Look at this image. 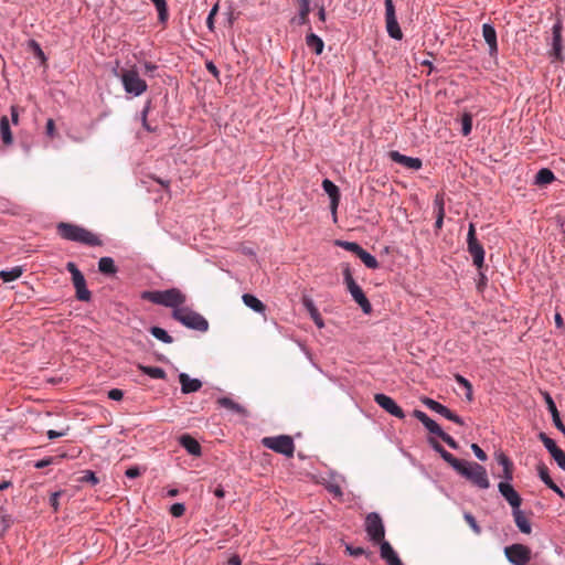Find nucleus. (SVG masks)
Listing matches in <instances>:
<instances>
[{
  "mask_svg": "<svg viewBox=\"0 0 565 565\" xmlns=\"http://www.w3.org/2000/svg\"><path fill=\"white\" fill-rule=\"evenodd\" d=\"M544 399H545V403L547 405V409L550 411L551 415H552V419H553V423L555 425V427L562 431V434L565 436V425L563 424L561 417H559V413L557 411V407L552 398V396L548 394V393H545L544 394Z\"/></svg>",
  "mask_w": 565,
  "mask_h": 565,
  "instance_id": "nucleus-23",
  "label": "nucleus"
},
{
  "mask_svg": "<svg viewBox=\"0 0 565 565\" xmlns=\"http://www.w3.org/2000/svg\"><path fill=\"white\" fill-rule=\"evenodd\" d=\"M365 531L374 543L384 541L385 529L383 520L376 512H371L365 518Z\"/></svg>",
  "mask_w": 565,
  "mask_h": 565,
  "instance_id": "nucleus-8",
  "label": "nucleus"
},
{
  "mask_svg": "<svg viewBox=\"0 0 565 565\" xmlns=\"http://www.w3.org/2000/svg\"><path fill=\"white\" fill-rule=\"evenodd\" d=\"M434 210L436 214H445V200L443 193H437L434 199Z\"/></svg>",
  "mask_w": 565,
  "mask_h": 565,
  "instance_id": "nucleus-46",
  "label": "nucleus"
},
{
  "mask_svg": "<svg viewBox=\"0 0 565 565\" xmlns=\"http://www.w3.org/2000/svg\"><path fill=\"white\" fill-rule=\"evenodd\" d=\"M455 379L458 384H460L461 386H463L467 390L466 397L468 401H471L472 399V386H471L470 382L459 374H457L455 376Z\"/></svg>",
  "mask_w": 565,
  "mask_h": 565,
  "instance_id": "nucleus-45",
  "label": "nucleus"
},
{
  "mask_svg": "<svg viewBox=\"0 0 565 565\" xmlns=\"http://www.w3.org/2000/svg\"><path fill=\"white\" fill-rule=\"evenodd\" d=\"M495 460L502 466V473L499 477L505 480L504 482L511 481L513 479V462L502 451L495 454Z\"/></svg>",
  "mask_w": 565,
  "mask_h": 565,
  "instance_id": "nucleus-17",
  "label": "nucleus"
},
{
  "mask_svg": "<svg viewBox=\"0 0 565 565\" xmlns=\"http://www.w3.org/2000/svg\"><path fill=\"white\" fill-rule=\"evenodd\" d=\"M54 131H55V122L53 119H49L46 121V134L50 136V137H53L54 136Z\"/></svg>",
  "mask_w": 565,
  "mask_h": 565,
  "instance_id": "nucleus-61",
  "label": "nucleus"
},
{
  "mask_svg": "<svg viewBox=\"0 0 565 565\" xmlns=\"http://www.w3.org/2000/svg\"><path fill=\"white\" fill-rule=\"evenodd\" d=\"M108 397L113 401H121L124 397V392L119 388H113L108 392Z\"/></svg>",
  "mask_w": 565,
  "mask_h": 565,
  "instance_id": "nucleus-56",
  "label": "nucleus"
},
{
  "mask_svg": "<svg viewBox=\"0 0 565 565\" xmlns=\"http://www.w3.org/2000/svg\"><path fill=\"white\" fill-rule=\"evenodd\" d=\"M388 157L392 161L411 170H419L423 166V162L419 158L407 157L405 154L399 153L396 150L391 151L388 153Z\"/></svg>",
  "mask_w": 565,
  "mask_h": 565,
  "instance_id": "nucleus-14",
  "label": "nucleus"
},
{
  "mask_svg": "<svg viewBox=\"0 0 565 565\" xmlns=\"http://www.w3.org/2000/svg\"><path fill=\"white\" fill-rule=\"evenodd\" d=\"M66 269L72 275V282L76 291V298L81 301H89L92 294L86 287V280L82 271L73 262L66 264Z\"/></svg>",
  "mask_w": 565,
  "mask_h": 565,
  "instance_id": "nucleus-7",
  "label": "nucleus"
},
{
  "mask_svg": "<svg viewBox=\"0 0 565 565\" xmlns=\"http://www.w3.org/2000/svg\"><path fill=\"white\" fill-rule=\"evenodd\" d=\"M413 416L417 418L430 434H434L436 436L443 434V429L440 428V426L430 417H428L423 411L415 409L413 412Z\"/></svg>",
  "mask_w": 565,
  "mask_h": 565,
  "instance_id": "nucleus-20",
  "label": "nucleus"
},
{
  "mask_svg": "<svg viewBox=\"0 0 565 565\" xmlns=\"http://www.w3.org/2000/svg\"><path fill=\"white\" fill-rule=\"evenodd\" d=\"M513 518L519 530L524 534H530L532 529L529 520L525 518L523 512L519 509L513 510Z\"/></svg>",
  "mask_w": 565,
  "mask_h": 565,
  "instance_id": "nucleus-32",
  "label": "nucleus"
},
{
  "mask_svg": "<svg viewBox=\"0 0 565 565\" xmlns=\"http://www.w3.org/2000/svg\"><path fill=\"white\" fill-rule=\"evenodd\" d=\"M125 475L130 478V479H134V478H137L141 475V470L139 467L137 466H134V467H130L126 470Z\"/></svg>",
  "mask_w": 565,
  "mask_h": 565,
  "instance_id": "nucleus-58",
  "label": "nucleus"
},
{
  "mask_svg": "<svg viewBox=\"0 0 565 565\" xmlns=\"http://www.w3.org/2000/svg\"><path fill=\"white\" fill-rule=\"evenodd\" d=\"M302 305L307 309V311L309 312L311 319L315 321L317 327L318 328H322L323 327V320L321 318V315H320L319 310L315 306L312 299H310L309 297H303L302 298Z\"/></svg>",
  "mask_w": 565,
  "mask_h": 565,
  "instance_id": "nucleus-29",
  "label": "nucleus"
},
{
  "mask_svg": "<svg viewBox=\"0 0 565 565\" xmlns=\"http://www.w3.org/2000/svg\"><path fill=\"white\" fill-rule=\"evenodd\" d=\"M473 239H477L476 227H475V224L470 223L468 235H467V241H473Z\"/></svg>",
  "mask_w": 565,
  "mask_h": 565,
  "instance_id": "nucleus-63",
  "label": "nucleus"
},
{
  "mask_svg": "<svg viewBox=\"0 0 565 565\" xmlns=\"http://www.w3.org/2000/svg\"><path fill=\"white\" fill-rule=\"evenodd\" d=\"M467 249L472 257L473 265L482 268L484 262V249L478 239L467 241Z\"/></svg>",
  "mask_w": 565,
  "mask_h": 565,
  "instance_id": "nucleus-15",
  "label": "nucleus"
},
{
  "mask_svg": "<svg viewBox=\"0 0 565 565\" xmlns=\"http://www.w3.org/2000/svg\"><path fill=\"white\" fill-rule=\"evenodd\" d=\"M206 70L215 77L217 78L220 76V71L214 65L213 62H206Z\"/></svg>",
  "mask_w": 565,
  "mask_h": 565,
  "instance_id": "nucleus-60",
  "label": "nucleus"
},
{
  "mask_svg": "<svg viewBox=\"0 0 565 565\" xmlns=\"http://www.w3.org/2000/svg\"><path fill=\"white\" fill-rule=\"evenodd\" d=\"M537 471H539V476L541 478V480L551 489L553 490L554 492H556L561 498H564L565 494L564 492L562 491V489L552 480V478L550 477V473H548V468L544 465V463H541L537 466Z\"/></svg>",
  "mask_w": 565,
  "mask_h": 565,
  "instance_id": "nucleus-25",
  "label": "nucleus"
},
{
  "mask_svg": "<svg viewBox=\"0 0 565 565\" xmlns=\"http://www.w3.org/2000/svg\"><path fill=\"white\" fill-rule=\"evenodd\" d=\"M185 512V507L183 503H174L171 505L170 508V513L174 516V518H180L184 514Z\"/></svg>",
  "mask_w": 565,
  "mask_h": 565,
  "instance_id": "nucleus-51",
  "label": "nucleus"
},
{
  "mask_svg": "<svg viewBox=\"0 0 565 565\" xmlns=\"http://www.w3.org/2000/svg\"><path fill=\"white\" fill-rule=\"evenodd\" d=\"M471 449L479 460H481V461L487 460V458H488L487 454L477 444H472Z\"/></svg>",
  "mask_w": 565,
  "mask_h": 565,
  "instance_id": "nucleus-55",
  "label": "nucleus"
},
{
  "mask_svg": "<svg viewBox=\"0 0 565 565\" xmlns=\"http://www.w3.org/2000/svg\"><path fill=\"white\" fill-rule=\"evenodd\" d=\"M345 551L351 555V556H361V555H366V557H372L373 553L372 552H366L363 547H353L351 545H347L345 546Z\"/></svg>",
  "mask_w": 565,
  "mask_h": 565,
  "instance_id": "nucleus-47",
  "label": "nucleus"
},
{
  "mask_svg": "<svg viewBox=\"0 0 565 565\" xmlns=\"http://www.w3.org/2000/svg\"><path fill=\"white\" fill-rule=\"evenodd\" d=\"M430 444L433 448L441 456V458L454 469L459 467L461 460L457 459L454 455L448 452L438 441L431 439Z\"/></svg>",
  "mask_w": 565,
  "mask_h": 565,
  "instance_id": "nucleus-27",
  "label": "nucleus"
},
{
  "mask_svg": "<svg viewBox=\"0 0 565 565\" xmlns=\"http://www.w3.org/2000/svg\"><path fill=\"white\" fill-rule=\"evenodd\" d=\"M441 438L450 448L458 449V443L448 434L443 430V434L438 436Z\"/></svg>",
  "mask_w": 565,
  "mask_h": 565,
  "instance_id": "nucleus-52",
  "label": "nucleus"
},
{
  "mask_svg": "<svg viewBox=\"0 0 565 565\" xmlns=\"http://www.w3.org/2000/svg\"><path fill=\"white\" fill-rule=\"evenodd\" d=\"M352 296V298L356 301V303L361 307L364 313H370L372 311V306L364 295L362 288L356 284L348 289Z\"/></svg>",
  "mask_w": 565,
  "mask_h": 565,
  "instance_id": "nucleus-19",
  "label": "nucleus"
},
{
  "mask_svg": "<svg viewBox=\"0 0 565 565\" xmlns=\"http://www.w3.org/2000/svg\"><path fill=\"white\" fill-rule=\"evenodd\" d=\"M22 275L21 267H14L10 270H1L0 277L4 282L13 281Z\"/></svg>",
  "mask_w": 565,
  "mask_h": 565,
  "instance_id": "nucleus-39",
  "label": "nucleus"
},
{
  "mask_svg": "<svg viewBox=\"0 0 565 565\" xmlns=\"http://www.w3.org/2000/svg\"><path fill=\"white\" fill-rule=\"evenodd\" d=\"M358 257L362 260V263L371 269H376L379 267L377 259L367 253L365 249H361V252L358 254Z\"/></svg>",
  "mask_w": 565,
  "mask_h": 565,
  "instance_id": "nucleus-38",
  "label": "nucleus"
},
{
  "mask_svg": "<svg viewBox=\"0 0 565 565\" xmlns=\"http://www.w3.org/2000/svg\"><path fill=\"white\" fill-rule=\"evenodd\" d=\"M217 404L220 407H223V408L231 411L235 414H238L241 416L247 415L246 408L230 397L224 396V397L218 398Z\"/></svg>",
  "mask_w": 565,
  "mask_h": 565,
  "instance_id": "nucleus-26",
  "label": "nucleus"
},
{
  "mask_svg": "<svg viewBox=\"0 0 565 565\" xmlns=\"http://www.w3.org/2000/svg\"><path fill=\"white\" fill-rule=\"evenodd\" d=\"M379 544L381 557L387 563V565H404L397 553L387 541L384 540Z\"/></svg>",
  "mask_w": 565,
  "mask_h": 565,
  "instance_id": "nucleus-16",
  "label": "nucleus"
},
{
  "mask_svg": "<svg viewBox=\"0 0 565 565\" xmlns=\"http://www.w3.org/2000/svg\"><path fill=\"white\" fill-rule=\"evenodd\" d=\"M498 489L501 495L509 502L513 510H516L521 507L522 499L509 482H500L498 484Z\"/></svg>",
  "mask_w": 565,
  "mask_h": 565,
  "instance_id": "nucleus-13",
  "label": "nucleus"
},
{
  "mask_svg": "<svg viewBox=\"0 0 565 565\" xmlns=\"http://www.w3.org/2000/svg\"><path fill=\"white\" fill-rule=\"evenodd\" d=\"M344 249L354 253L356 256L361 252L362 247L354 242H341L339 243Z\"/></svg>",
  "mask_w": 565,
  "mask_h": 565,
  "instance_id": "nucleus-50",
  "label": "nucleus"
},
{
  "mask_svg": "<svg viewBox=\"0 0 565 565\" xmlns=\"http://www.w3.org/2000/svg\"><path fill=\"white\" fill-rule=\"evenodd\" d=\"M552 33H553L552 55L557 60H562L563 44H562V24H561V22H557L553 25Z\"/></svg>",
  "mask_w": 565,
  "mask_h": 565,
  "instance_id": "nucleus-22",
  "label": "nucleus"
},
{
  "mask_svg": "<svg viewBox=\"0 0 565 565\" xmlns=\"http://www.w3.org/2000/svg\"><path fill=\"white\" fill-rule=\"evenodd\" d=\"M138 367L143 374H147L148 376H150L152 379H160V380L166 379V372L161 367L146 366V365H139Z\"/></svg>",
  "mask_w": 565,
  "mask_h": 565,
  "instance_id": "nucleus-37",
  "label": "nucleus"
},
{
  "mask_svg": "<svg viewBox=\"0 0 565 565\" xmlns=\"http://www.w3.org/2000/svg\"><path fill=\"white\" fill-rule=\"evenodd\" d=\"M306 44L309 49H311L317 55H320L323 51L324 43L321 38L316 35L315 33H308L306 36Z\"/></svg>",
  "mask_w": 565,
  "mask_h": 565,
  "instance_id": "nucleus-34",
  "label": "nucleus"
},
{
  "mask_svg": "<svg viewBox=\"0 0 565 565\" xmlns=\"http://www.w3.org/2000/svg\"><path fill=\"white\" fill-rule=\"evenodd\" d=\"M385 24L388 35L395 40L403 39V32L397 22L395 7L393 0H385Z\"/></svg>",
  "mask_w": 565,
  "mask_h": 565,
  "instance_id": "nucleus-9",
  "label": "nucleus"
},
{
  "mask_svg": "<svg viewBox=\"0 0 565 565\" xmlns=\"http://www.w3.org/2000/svg\"><path fill=\"white\" fill-rule=\"evenodd\" d=\"M463 518H465L466 522L469 524V526L472 529V531L476 534H480L481 533V529L478 525L475 516L471 513H468V512L465 513Z\"/></svg>",
  "mask_w": 565,
  "mask_h": 565,
  "instance_id": "nucleus-49",
  "label": "nucleus"
},
{
  "mask_svg": "<svg viewBox=\"0 0 565 565\" xmlns=\"http://www.w3.org/2000/svg\"><path fill=\"white\" fill-rule=\"evenodd\" d=\"M343 275H344V281L347 284L348 289L350 287H352L353 285H356V282L354 281V279H353V277L351 275V271H350L349 267H345V269L343 270Z\"/></svg>",
  "mask_w": 565,
  "mask_h": 565,
  "instance_id": "nucleus-57",
  "label": "nucleus"
},
{
  "mask_svg": "<svg viewBox=\"0 0 565 565\" xmlns=\"http://www.w3.org/2000/svg\"><path fill=\"white\" fill-rule=\"evenodd\" d=\"M179 382L183 394L198 392L202 387V382L200 380L191 379L186 373L179 374Z\"/></svg>",
  "mask_w": 565,
  "mask_h": 565,
  "instance_id": "nucleus-21",
  "label": "nucleus"
},
{
  "mask_svg": "<svg viewBox=\"0 0 565 565\" xmlns=\"http://www.w3.org/2000/svg\"><path fill=\"white\" fill-rule=\"evenodd\" d=\"M141 298L152 303L171 307L173 309H180V306H182L186 300L185 295L178 288L143 291L141 294Z\"/></svg>",
  "mask_w": 565,
  "mask_h": 565,
  "instance_id": "nucleus-2",
  "label": "nucleus"
},
{
  "mask_svg": "<svg viewBox=\"0 0 565 565\" xmlns=\"http://www.w3.org/2000/svg\"><path fill=\"white\" fill-rule=\"evenodd\" d=\"M62 436H65L64 431H56V430H53V429H50L47 431V437L50 439H54V438L62 437Z\"/></svg>",
  "mask_w": 565,
  "mask_h": 565,
  "instance_id": "nucleus-64",
  "label": "nucleus"
},
{
  "mask_svg": "<svg viewBox=\"0 0 565 565\" xmlns=\"http://www.w3.org/2000/svg\"><path fill=\"white\" fill-rule=\"evenodd\" d=\"M262 444L264 447L285 455L287 457H292L295 451V444L290 436L280 435L276 437H264L262 439Z\"/></svg>",
  "mask_w": 565,
  "mask_h": 565,
  "instance_id": "nucleus-6",
  "label": "nucleus"
},
{
  "mask_svg": "<svg viewBox=\"0 0 565 565\" xmlns=\"http://www.w3.org/2000/svg\"><path fill=\"white\" fill-rule=\"evenodd\" d=\"M482 35L489 46L490 56H495L498 54V42L494 28L491 24L484 23L482 25Z\"/></svg>",
  "mask_w": 565,
  "mask_h": 565,
  "instance_id": "nucleus-18",
  "label": "nucleus"
},
{
  "mask_svg": "<svg viewBox=\"0 0 565 565\" xmlns=\"http://www.w3.org/2000/svg\"><path fill=\"white\" fill-rule=\"evenodd\" d=\"M242 299H243V302L245 303V306H247L252 310L259 312V313L265 312L266 306L255 296H253L250 294H244Z\"/></svg>",
  "mask_w": 565,
  "mask_h": 565,
  "instance_id": "nucleus-33",
  "label": "nucleus"
},
{
  "mask_svg": "<svg viewBox=\"0 0 565 565\" xmlns=\"http://www.w3.org/2000/svg\"><path fill=\"white\" fill-rule=\"evenodd\" d=\"M322 189L331 199V209L333 213L337 211L340 201L339 188L329 179L322 181Z\"/></svg>",
  "mask_w": 565,
  "mask_h": 565,
  "instance_id": "nucleus-24",
  "label": "nucleus"
},
{
  "mask_svg": "<svg viewBox=\"0 0 565 565\" xmlns=\"http://www.w3.org/2000/svg\"><path fill=\"white\" fill-rule=\"evenodd\" d=\"M116 75L120 78L124 89L127 94L140 96L148 88L146 81L140 77L135 66L130 68H122Z\"/></svg>",
  "mask_w": 565,
  "mask_h": 565,
  "instance_id": "nucleus-4",
  "label": "nucleus"
},
{
  "mask_svg": "<svg viewBox=\"0 0 565 565\" xmlns=\"http://www.w3.org/2000/svg\"><path fill=\"white\" fill-rule=\"evenodd\" d=\"M554 179H555L554 173L550 169L543 168V169L539 170V172L536 173L535 183L539 185H546V184L552 183L554 181Z\"/></svg>",
  "mask_w": 565,
  "mask_h": 565,
  "instance_id": "nucleus-36",
  "label": "nucleus"
},
{
  "mask_svg": "<svg viewBox=\"0 0 565 565\" xmlns=\"http://www.w3.org/2000/svg\"><path fill=\"white\" fill-rule=\"evenodd\" d=\"M299 6L298 17L296 21L299 25H305L309 23V14L311 11L310 0H297Z\"/></svg>",
  "mask_w": 565,
  "mask_h": 565,
  "instance_id": "nucleus-30",
  "label": "nucleus"
},
{
  "mask_svg": "<svg viewBox=\"0 0 565 565\" xmlns=\"http://www.w3.org/2000/svg\"><path fill=\"white\" fill-rule=\"evenodd\" d=\"M150 333L158 340L164 343H171L173 341L172 337L168 334V332L160 327H151Z\"/></svg>",
  "mask_w": 565,
  "mask_h": 565,
  "instance_id": "nucleus-40",
  "label": "nucleus"
},
{
  "mask_svg": "<svg viewBox=\"0 0 565 565\" xmlns=\"http://www.w3.org/2000/svg\"><path fill=\"white\" fill-rule=\"evenodd\" d=\"M150 106H151V103H150V102H147V103H146V105H145V107H143V109H142V111H141V124H142V127H143L147 131L152 132V131H154L156 129H154V128H152V127L149 125L148 120H147L148 113H149V110H150Z\"/></svg>",
  "mask_w": 565,
  "mask_h": 565,
  "instance_id": "nucleus-44",
  "label": "nucleus"
},
{
  "mask_svg": "<svg viewBox=\"0 0 565 565\" xmlns=\"http://www.w3.org/2000/svg\"><path fill=\"white\" fill-rule=\"evenodd\" d=\"M54 462V458L53 457H47V458H44V459H41L39 461H36L34 463V467L38 468V469H42L51 463Z\"/></svg>",
  "mask_w": 565,
  "mask_h": 565,
  "instance_id": "nucleus-59",
  "label": "nucleus"
},
{
  "mask_svg": "<svg viewBox=\"0 0 565 565\" xmlns=\"http://www.w3.org/2000/svg\"><path fill=\"white\" fill-rule=\"evenodd\" d=\"M29 46L32 50L34 56L38 57L41 61L42 64H45L46 63V57H45V54L42 51L40 44L36 41L31 40L29 42Z\"/></svg>",
  "mask_w": 565,
  "mask_h": 565,
  "instance_id": "nucleus-43",
  "label": "nucleus"
},
{
  "mask_svg": "<svg viewBox=\"0 0 565 565\" xmlns=\"http://www.w3.org/2000/svg\"><path fill=\"white\" fill-rule=\"evenodd\" d=\"M82 481L90 482L92 484H97L99 482V480L96 477V475L93 471H90V470L84 471V476L82 477Z\"/></svg>",
  "mask_w": 565,
  "mask_h": 565,
  "instance_id": "nucleus-53",
  "label": "nucleus"
},
{
  "mask_svg": "<svg viewBox=\"0 0 565 565\" xmlns=\"http://www.w3.org/2000/svg\"><path fill=\"white\" fill-rule=\"evenodd\" d=\"M172 317L190 329H194L201 332H205L209 329L207 320L200 313L188 308L174 309Z\"/></svg>",
  "mask_w": 565,
  "mask_h": 565,
  "instance_id": "nucleus-5",
  "label": "nucleus"
},
{
  "mask_svg": "<svg viewBox=\"0 0 565 565\" xmlns=\"http://www.w3.org/2000/svg\"><path fill=\"white\" fill-rule=\"evenodd\" d=\"M455 470L480 489H488L490 487L486 468L477 462L461 460L459 467Z\"/></svg>",
  "mask_w": 565,
  "mask_h": 565,
  "instance_id": "nucleus-3",
  "label": "nucleus"
},
{
  "mask_svg": "<svg viewBox=\"0 0 565 565\" xmlns=\"http://www.w3.org/2000/svg\"><path fill=\"white\" fill-rule=\"evenodd\" d=\"M539 439L543 443V445L545 446L550 454L559 448L556 445V443L552 438H550L545 433H540Z\"/></svg>",
  "mask_w": 565,
  "mask_h": 565,
  "instance_id": "nucleus-42",
  "label": "nucleus"
},
{
  "mask_svg": "<svg viewBox=\"0 0 565 565\" xmlns=\"http://www.w3.org/2000/svg\"><path fill=\"white\" fill-rule=\"evenodd\" d=\"M504 554L513 565H526L531 561V550L523 544H512L504 548Z\"/></svg>",
  "mask_w": 565,
  "mask_h": 565,
  "instance_id": "nucleus-10",
  "label": "nucleus"
},
{
  "mask_svg": "<svg viewBox=\"0 0 565 565\" xmlns=\"http://www.w3.org/2000/svg\"><path fill=\"white\" fill-rule=\"evenodd\" d=\"M551 456L556 461L558 467L565 471V452L558 448L557 450L553 451Z\"/></svg>",
  "mask_w": 565,
  "mask_h": 565,
  "instance_id": "nucleus-48",
  "label": "nucleus"
},
{
  "mask_svg": "<svg viewBox=\"0 0 565 565\" xmlns=\"http://www.w3.org/2000/svg\"><path fill=\"white\" fill-rule=\"evenodd\" d=\"M422 403L427 406L430 411L438 413L439 415L444 416L445 418L458 424L463 425V420L460 416L451 412L449 408L444 406L443 404L436 402L435 399H431L429 397L422 398Z\"/></svg>",
  "mask_w": 565,
  "mask_h": 565,
  "instance_id": "nucleus-11",
  "label": "nucleus"
},
{
  "mask_svg": "<svg viewBox=\"0 0 565 565\" xmlns=\"http://www.w3.org/2000/svg\"><path fill=\"white\" fill-rule=\"evenodd\" d=\"M472 129V115L465 113L461 117V132L463 136H468Z\"/></svg>",
  "mask_w": 565,
  "mask_h": 565,
  "instance_id": "nucleus-41",
  "label": "nucleus"
},
{
  "mask_svg": "<svg viewBox=\"0 0 565 565\" xmlns=\"http://www.w3.org/2000/svg\"><path fill=\"white\" fill-rule=\"evenodd\" d=\"M180 445L192 456L201 455L200 444L190 435H182L180 437Z\"/></svg>",
  "mask_w": 565,
  "mask_h": 565,
  "instance_id": "nucleus-28",
  "label": "nucleus"
},
{
  "mask_svg": "<svg viewBox=\"0 0 565 565\" xmlns=\"http://www.w3.org/2000/svg\"><path fill=\"white\" fill-rule=\"evenodd\" d=\"M61 494H62V491H56V492L52 493V495L50 498V504L53 508L54 512L58 511V507H60L58 499H60Z\"/></svg>",
  "mask_w": 565,
  "mask_h": 565,
  "instance_id": "nucleus-54",
  "label": "nucleus"
},
{
  "mask_svg": "<svg viewBox=\"0 0 565 565\" xmlns=\"http://www.w3.org/2000/svg\"><path fill=\"white\" fill-rule=\"evenodd\" d=\"M0 137L4 146H11L13 142L9 120L6 116L0 117Z\"/></svg>",
  "mask_w": 565,
  "mask_h": 565,
  "instance_id": "nucleus-31",
  "label": "nucleus"
},
{
  "mask_svg": "<svg viewBox=\"0 0 565 565\" xmlns=\"http://www.w3.org/2000/svg\"><path fill=\"white\" fill-rule=\"evenodd\" d=\"M98 269L105 275H114L117 271L115 262L110 257H102L98 262Z\"/></svg>",
  "mask_w": 565,
  "mask_h": 565,
  "instance_id": "nucleus-35",
  "label": "nucleus"
},
{
  "mask_svg": "<svg viewBox=\"0 0 565 565\" xmlns=\"http://www.w3.org/2000/svg\"><path fill=\"white\" fill-rule=\"evenodd\" d=\"M374 401L379 406H381L383 409H385L388 414L403 419L405 417V414L403 409L395 403V401L382 393L374 395Z\"/></svg>",
  "mask_w": 565,
  "mask_h": 565,
  "instance_id": "nucleus-12",
  "label": "nucleus"
},
{
  "mask_svg": "<svg viewBox=\"0 0 565 565\" xmlns=\"http://www.w3.org/2000/svg\"><path fill=\"white\" fill-rule=\"evenodd\" d=\"M445 214H436L435 228L437 231L443 228Z\"/></svg>",
  "mask_w": 565,
  "mask_h": 565,
  "instance_id": "nucleus-62",
  "label": "nucleus"
},
{
  "mask_svg": "<svg viewBox=\"0 0 565 565\" xmlns=\"http://www.w3.org/2000/svg\"><path fill=\"white\" fill-rule=\"evenodd\" d=\"M57 234L66 241L81 243L87 246H100V238L93 232L72 223L61 222L56 226Z\"/></svg>",
  "mask_w": 565,
  "mask_h": 565,
  "instance_id": "nucleus-1",
  "label": "nucleus"
}]
</instances>
